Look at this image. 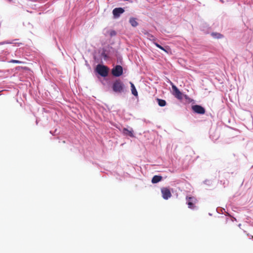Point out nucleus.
I'll use <instances>...</instances> for the list:
<instances>
[{
	"instance_id": "dca6fc26",
	"label": "nucleus",
	"mask_w": 253,
	"mask_h": 253,
	"mask_svg": "<svg viewBox=\"0 0 253 253\" xmlns=\"http://www.w3.org/2000/svg\"><path fill=\"white\" fill-rule=\"evenodd\" d=\"M12 43H13V42H11L4 41V42H0V45H2V44H12Z\"/></svg>"
},
{
	"instance_id": "f8f14e48",
	"label": "nucleus",
	"mask_w": 253,
	"mask_h": 253,
	"mask_svg": "<svg viewBox=\"0 0 253 253\" xmlns=\"http://www.w3.org/2000/svg\"><path fill=\"white\" fill-rule=\"evenodd\" d=\"M129 22L131 25L134 27H136L138 24V22L136 21V18L133 17L130 18L129 19Z\"/></svg>"
},
{
	"instance_id": "4468645a",
	"label": "nucleus",
	"mask_w": 253,
	"mask_h": 253,
	"mask_svg": "<svg viewBox=\"0 0 253 253\" xmlns=\"http://www.w3.org/2000/svg\"><path fill=\"white\" fill-rule=\"evenodd\" d=\"M211 35L214 38H217V39H220V38H223V37L222 35H221L219 33H212L211 34Z\"/></svg>"
},
{
	"instance_id": "1a4fd4ad",
	"label": "nucleus",
	"mask_w": 253,
	"mask_h": 253,
	"mask_svg": "<svg viewBox=\"0 0 253 253\" xmlns=\"http://www.w3.org/2000/svg\"><path fill=\"white\" fill-rule=\"evenodd\" d=\"M122 132L125 135L129 136L131 137H134L133 130L132 128L130 129H128L124 127L122 130Z\"/></svg>"
},
{
	"instance_id": "9b49d317",
	"label": "nucleus",
	"mask_w": 253,
	"mask_h": 253,
	"mask_svg": "<svg viewBox=\"0 0 253 253\" xmlns=\"http://www.w3.org/2000/svg\"><path fill=\"white\" fill-rule=\"evenodd\" d=\"M130 84L131 90L132 94L133 95H134L135 96H138V93H137V90H136V89L135 88V87L134 85L131 82L130 83Z\"/></svg>"
},
{
	"instance_id": "ddd939ff",
	"label": "nucleus",
	"mask_w": 253,
	"mask_h": 253,
	"mask_svg": "<svg viewBox=\"0 0 253 253\" xmlns=\"http://www.w3.org/2000/svg\"><path fill=\"white\" fill-rule=\"evenodd\" d=\"M157 100L158 104L160 106L164 107L166 105V101L165 100L158 99V98Z\"/></svg>"
},
{
	"instance_id": "9d476101",
	"label": "nucleus",
	"mask_w": 253,
	"mask_h": 253,
	"mask_svg": "<svg viewBox=\"0 0 253 253\" xmlns=\"http://www.w3.org/2000/svg\"><path fill=\"white\" fill-rule=\"evenodd\" d=\"M162 179V177L160 175H155L153 176V177L152 179V182L153 183H156L160 181H161Z\"/></svg>"
},
{
	"instance_id": "7ed1b4c3",
	"label": "nucleus",
	"mask_w": 253,
	"mask_h": 253,
	"mask_svg": "<svg viewBox=\"0 0 253 253\" xmlns=\"http://www.w3.org/2000/svg\"><path fill=\"white\" fill-rule=\"evenodd\" d=\"M169 83L172 86L173 95L178 99L182 100L183 99V94L182 92L180 91L178 88L174 85L171 81H169Z\"/></svg>"
},
{
	"instance_id": "6ab92c4d",
	"label": "nucleus",
	"mask_w": 253,
	"mask_h": 253,
	"mask_svg": "<svg viewBox=\"0 0 253 253\" xmlns=\"http://www.w3.org/2000/svg\"><path fill=\"white\" fill-rule=\"evenodd\" d=\"M154 44L158 48L160 46V45L157 42H154Z\"/></svg>"
},
{
	"instance_id": "20e7f679",
	"label": "nucleus",
	"mask_w": 253,
	"mask_h": 253,
	"mask_svg": "<svg viewBox=\"0 0 253 253\" xmlns=\"http://www.w3.org/2000/svg\"><path fill=\"white\" fill-rule=\"evenodd\" d=\"M123 67L120 65H117L112 70V74L115 77H120L123 74Z\"/></svg>"
},
{
	"instance_id": "2eb2a0df",
	"label": "nucleus",
	"mask_w": 253,
	"mask_h": 253,
	"mask_svg": "<svg viewBox=\"0 0 253 253\" xmlns=\"http://www.w3.org/2000/svg\"><path fill=\"white\" fill-rule=\"evenodd\" d=\"M9 62L12 63H18V64H21L22 63V62L21 61L17 60H13V59L10 60Z\"/></svg>"
},
{
	"instance_id": "6e6552de",
	"label": "nucleus",
	"mask_w": 253,
	"mask_h": 253,
	"mask_svg": "<svg viewBox=\"0 0 253 253\" xmlns=\"http://www.w3.org/2000/svg\"><path fill=\"white\" fill-rule=\"evenodd\" d=\"M124 9L122 7L115 8L113 10V14L115 18L119 17L120 15L124 12Z\"/></svg>"
},
{
	"instance_id": "f3484780",
	"label": "nucleus",
	"mask_w": 253,
	"mask_h": 253,
	"mask_svg": "<svg viewBox=\"0 0 253 253\" xmlns=\"http://www.w3.org/2000/svg\"><path fill=\"white\" fill-rule=\"evenodd\" d=\"M110 35L111 37L115 36L116 35V32L115 31L112 30L110 32Z\"/></svg>"
},
{
	"instance_id": "f257e3e1",
	"label": "nucleus",
	"mask_w": 253,
	"mask_h": 253,
	"mask_svg": "<svg viewBox=\"0 0 253 253\" xmlns=\"http://www.w3.org/2000/svg\"><path fill=\"white\" fill-rule=\"evenodd\" d=\"M125 85L120 79L115 80L112 84L113 90L117 93H121L124 91Z\"/></svg>"
},
{
	"instance_id": "0eeeda50",
	"label": "nucleus",
	"mask_w": 253,
	"mask_h": 253,
	"mask_svg": "<svg viewBox=\"0 0 253 253\" xmlns=\"http://www.w3.org/2000/svg\"><path fill=\"white\" fill-rule=\"evenodd\" d=\"M194 112L199 114H204L205 113V109L201 106L196 105L192 107Z\"/></svg>"
},
{
	"instance_id": "39448f33",
	"label": "nucleus",
	"mask_w": 253,
	"mask_h": 253,
	"mask_svg": "<svg viewBox=\"0 0 253 253\" xmlns=\"http://www.w3.org/2000/svg\"><path fill=\"white\" fill-rule=\"evenodd\" d=\"M187 205L190 209H194L195 206V204L197 202V199L194 197H187Z\"/></svg>"
},
{
	"instance_id": "423d86ee",
	"label": "nucleus",
	"mask_w": 253,
	"mask_h": 253,
	"mask_svg": "<svg viewBox=\"0 0 253 253\" xmlns=\"http://www.w3.org/2000/svg\"><path fill=\"white\" fill-rule=\"evenodd\" d=\"M161 192L163 198L165 200H168L171 196L170 190L167 187H163L161 188Z\"/></svg>"
},
{
	"instance_id": "f03ea898",
	"label": "nucleus",
	"mask_w": 253,
	"mask_h": 253,
	"mask_svg": "<svg viewBox=\"0 0 253 253\" xmlns=\"http://www.w3.org/2000/svg\"><path fill=\"white\" fill-rule=\"evenodd\" d=\"M96 70L102 77H105L108 76L109 68L107 66L98 64L96 66Z\"/></svg>"
},
{
	"instance_id": "a211bd4d",
	"label": "nucleus",
	"mask_w": 253,
	"mask_h": 253,
	"mask_svg": "<svg viewBox=\"0 0 253 253\" xmlns=\"http://www.w3.org/2000/svg\"><path fill=\"white\" fill-rule=\"evenodd\" d=\"M159 48L164 50L165 52L168 53V51L165 49L163 46H162L161 45H160V46L159 47Z\"/></svg>"
}]
</instances>
